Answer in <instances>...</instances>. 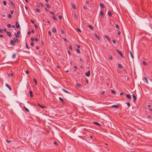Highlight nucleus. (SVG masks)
<instances>
[{
    "instance_id": "nucleus-42",
    "label": "nucleus",
    "mask_w": 152,
    "mask_h": 152,
    "mask_svg": "<svg viewBox=\"0 0 152 152\" xmlns=\"http://www.w3.org/2000/svg\"><path fill=\"white\" fill-rule=\"evenodd\" d=\"M53 18L55 20H57V18L54 16H53Z\"/></svg>"
},
{
    "instance_id": "nucleus-2",
    "label": "nucleus",
    "mask_w": 152,
    "mask_h": 152,
    "mask_svg": "<svg viewBox=\"0 0 152 152\" xmlns=\"http://www.w3.org/2000/svg\"><path fill=\"white\" fill-rule=\"evenodd\" d=\"M100 16L102 17H104L103 11L102 10H101L100 11Z\"/></svg>"
},
{
    "instance_id": "nucleus-32",
    "label": "nucleus",
    "mask_w": 152,
    "mask_h": 152,
    "mask_svg": "<svg viewBox=\"0 0 152 152\" xmlns=\"http://www.w3.org/2000/svg\"><path fill=\"white\" fill-rule=\"evenodd\" d=\"M111 92H112V93L114 94H115V91L113 90H111Z\"/></svg>"
},
{
    "instance_id": "nucleus-26",
    "label": "nucleus",
    "mask_w": 152,
    "mask_h": 152,
    "mask_svg": "<svg viewBox=\"0 0 152 152\" xmlns=\"http://www.w3.org/2000/svg\"><path fill=\"white\" fill-rule=\"evenodd\" d=\"M77 86L79 87H82V86L79 83H77Z\"/></svg>"
},
{
    "instance_id": "nucleus-50",
    "label": "nucleus",
    "mask_w": 152,
    "mask_h": 152,
    "mask_svg": "<svg viewBox=\"0 0 152 152\" xmlns=\"http://www.w3.org/2000/svg\"><path fill=\"white\" fill-rule=\"evenodd\" d=\"M69 49L70 50H72V47L70 45H69Z\"/></svg>"
},
{
    "instance_id": "nucleus-31",
    "label": "nucleus",
    "mask_w": 152,
    "mask_h": 152,
    "mask_svg": "<svg viewBox=\"0 0 152 152\" xmlns=\"http://www.w3.org/2000/svg\"><path fill=\"white\" fill-rule=\"evenodd\" d=\"M118 67L120 68H122V66L120 64H118Z\"/></svg>"
},
{
    "instance_id": "nucleus-39",
    "label": "nucleus",
    "mask_w": 152,
    "mask_h": 152,
    "mask_svg": "<svg viewBox=\"0 0 152 152\" xmlns=\"http://www.w3.org/2000/svg\"><path fill=\"white\" fill-rule=\"evenodd\" d=\"M8 17L9 18H11L12 17V16L10 14H9L8 15Z\"/></svg>"
},
{
    "instance_id": "nucleus-62",
    "label": "nucleus",
    "mask_w": 152,
    "mask_h": 152,
    "mask_svg": "<svg viewBox=\"0 0 152 152\" xmlns=\"http://www.w3.org/2000/svg\"><path fill=\"white\" fill-rule=\"evenodd\" d=\"M34 27L36 28H38V26L37 25H36V24L34 25Z\"/></svg>"
},
{
    "instance_id": "nucleus-41",
    "label": "nucleus",
    "mask_w": 152,
    "mask_h": 152,
    "mask_svg": "<svg viewBox=\"0 0 152 152\" xmlns=\"http://www.w3.org/2000/svg\"><path fill=\"white\" fill-rule=\"evenodd\" d=\"M31 45L32 46H34V43L33 42H31Z\"/></svg>"
},
{
    "instance_id": "nucleus-22",
    "label": "nucleus",
    "mask_w": 152,
    "mask_h": 152,
    "mask_svg": "<svg viewBox=\"0 0 152 152\" xmlns=\"http://www.w3.org/2000/svg\"><path fill=\"white\" fill-rule=\"evenodd\" d=\"M33 80H34V81L35 84V85H37V81L36 80L35 78H34Z\"/></svg>"
},
{
    "instance_id": "nucleus-29",
    "label": "nucleus",
    "mask_w": 152,
    "mask_h": 152,
    "mask_svg": "<svg viewBox=\"0 0 152 152\" xmlns=\"http://www.w3.org/2000/svg\"><path fill=\"white\" fill-rule=\"evenodd\" d=\"M7 26L8 28H11V25L10 24H8L7 25Z\"/></svg>"
},
{
    "instance_id": "nucleus-24",
    "label": "nucleus",
    "mask_w": 152,
    "mask_h": 152,
    "mask_svg": "<svg viewBox=\"0 0 152 152\" xmlns=\"http://www.w3.org/2000/svg\"><path fill=\"white\" fill-rule=\"evenodd\" d=\"M74 18L75 19H77V15L75 14H74Z\"/></svg>"
},
{
    "instance_id": "nucleus-15",
    "label": "nucleus",
    "mask_w": 152,
    "mask_h": 152,
    "mask_svg": "<svg viewBox=\"0 0 152 152\" xmlns=\"http://www.w3.org/2000/svg\"><path fill=\"white\" fill-rule=\"evenodd\" d=\"M130 55H131V56L132 58V59H133L134 56H133V55L132 53V52L131 51H130Z\"/></svg>"
},
{
    "instance_id": "nucleus-38",
    "label": "nucleus",
    "mask_w": 152,
    "mask_h": 152,
    "mask_svg": "<svg viewBox=\"0 0 152 152\" xmlns=\"http://www.w3.org/2000/svg\"><path fill=\"white\" fill-rule=\"evenodd\" d=\"M15 36H16V37L18 38V37H19V36L18 35V34H17V33H16L15 34Z\"/></svg>"
},
{
    "instance_id": "nucleus-54",
    "label": "nucleus",
    "mask_w": 152,
    "mask_h": 152,
    "mask_svg": "<svg viewBox=\"0 0 152 152\" xmlns=\"http://www.w3.org/2000/svg\"><path fill=\"white\" fill-rule=\"evenodd\" d=\"M3 4L4 5H6V1H3Z\"/></svg>"
},
{
    "instance_id": "nucleus-59",
    "label": "nucleus",
    "mask_w": 152,
    "mask_h": 152,
    "mask_svg": "<svg viewBox=\"0 0 152 152\" xmlns=\"http://www.w3.org/2000/svg\"><path fill=\"white\" fill-rule=\"evenodd\" d=\"M10 13L11 14H12L13 13V10H11L10 11Z\"/></svg>"
},
{
    "instance_id": "nucleus-45",
    "label": "nucleus",
    "mask_w": 152,
    "mask_h": 152,
    "mask_svg": "<svg viewBox=\"0 0 152 152\" xmlns=\"http://www.w3.org/2000/svg\"><path fill=\"white\" fill-rule=\"evenodd\" d=\"M50 13L52 15H54L55 14L53 12H52V11H50Z\"/></svg>"
},
{
    "instance_id": "nucleus-8",
    "label": "nucleus",
    "mask_w": 152,
    "mask_h": 152,
    "mask_svg": "<svg viewBox=\"0 0 152 152\" xmlns=\"http://www.w3.org/2000/svg\"><path fill=\"white\" fill-rule=\"evenodd\" d=\"M111 107H115V108H118V105H113L111 106Z\"/></svg>"
},
{
    "instance_id": "nucleus-48",
    "label": "nucleus",
    "mask_w": 152,
    "mask_h": 152,
    "mask_svg": "<svg viewBox=\"0 0 152 152\" xmlns=\"http://www.w3.org/2000/svg\"><path fill=\"white\" fill-rule=\"evenodd\" d=\"M53 143L54 144L56 145H58V144L57 143V142L56 141L54 142H53Z\"/></svg>"
},
{
    "instance_id": "nucleus-14",
    "label": "nucleus",
    "mask_w": 152,
    "mask_h": 152,
    "mask_svg": "<svg viewBox=\"0 0 152 152\" xmlns=\"http://www.w3.org/2000/svg\"><path fill=\"white\" fill-rule=\"evenodd\" d=\"M93 122V123L95 124H96V125H97L99 126L100 125V124L97 122Z\"/></svg>"
},
{
    "instance_id": "nucleus-53",
    "label": "nucleus",
    "mask_w": 152,
    "mask_h": 152,
    "mask_svg": "<svg viewBox=\"0 0 152 152\" xmlns=\"http://www.w3.org/2000/svg\"><path fill=\"white\" fill-rule=\"evenodd\" d=\"M109 58L110 60H111L113 58L112 56H110L109 57Z\"/></svg>"
},
{
    "instance_id": "nucleus-25",
    "label": "nucleus",
    "mask_w": 152,
    "mask_h": 152,
    "mask_svg": "<svg viewBox=\"0 0 152 152\" xmlns=\"http://www.w3.org/2000/svg\"><path fill=\"white\" fill-rule=\"evenodd\" d=\"M59 99L62 102H63L64 100L61 98L59 97Z\"/></svg>"
},
{
    "instance_id": "nucleus-4",
    "label": "nucleus",
    "mask_w": 152,
    "mask_h": 152,
    "mask_svg": "<svg viewBox=\"0 0 152 152\" xmlns=\"http://www.w3.org/2000/svg\"><path fill=\"white\" fill-rule=\"evenodd\" d=\"M126 97L128 99H131V96L129 94H127L126 95Z\"/></svg>"
},
{
    "instance_id": "nucleus-13",
    "label": "nucleus",
    "mask_w": 152,
    "mask_h": 152,
    "mask_svg": "<svg viewBox=\"0 0 152 152\" xmlns=\"http://www.w3.org/2000/svg\"><path fill=\"white\" fill-rule=\"evenodd\" d=\"M6 86L8 88H9L10 90H11V88L9 86L8 84H6Z\"/></svg>"
},
{
    "instance_id": "nucleus-61",
    "label": "nucleus",
    "mask_w": 152,
    "mask_h": 152,
    "mask_svg": "<svg viewBox=\"0 0 152 152\" xmlns=\"http://www.w3.org/2000/svg\"><path fill=\"white\" fill-rule=\"evenodd\" d=\"M31 32L32 33L34 34V31L33 30H31Z\"/></svg>"
},
{
    "instance_id": "nucleus-6",
    "label": "nucleus",
    "mask_w": 152,
    "mask_h": 152,
    "mask_svg": "<svg viewBox=\"0 0 152 152\" xmlns=\"http://www.w3.org/2000/svg\"><path fill=\"white\" fill-rule=\"evenodd\" d=\"M100 7L102 8H104V4L102 3H100Z\"/></svg>"
},
{
    "instance_id": "nucleus-57",
    "label": "nucleus",
    "mask_w": 152,
    "mask_h": 152,
    "mask_svg": "<svg viewBox=\"0 0 152 152\" xmlns=\"http://www.w3.org/2000/svg\"><path fill=\"white\" fill-rule=\"evenodd\" d=\"M77 31H79V32H81V30L80 29H79V28H77Z\"/></svg>"
},
{
    "instance_id": "nucleus-10",
    "label": "nucleus",
    "mask_w": 152,
    "mask_h": 152,
    "mask_svg": "<svg viewBox=\"0 0 152 152\" xmlns=\"http://www.w3.org/2000/svg\"><path fill=\"white\" fill-rule=\"evenodd\" d=\"M94 35L96 38L97 39H99V37L98 36L96 35L95 34H94Z\"/></svg>"
},
{
    "instance_id": "nucleus-28",
    "label": "nucleus",
    "mask_w": 152,
    "mask_h": 152,
    "mask_svg": "<svg viewBox=\"0 0 152 152\" xmlns=\"http://www.w3.org/2000/svg\"><path fill=\"white\" fill-rule=\"evenodd\" d=\"M36 12H40V10H39V9H38V8H37L36 9Z\"/></svg>"
},
{
    "instance_id": "nucleus-23",
    "label": "nucleus",
    "mask_w": 152,
    "mask_h": 152,
    "mask_svg": "<svg viewBox=\"0 0 152 152\" xmlns=\"http://www.w3.org/2000/svg\"><path fill=\"white\" fill-rule=\"evenodd\" d=\"M16 56V54L15 53H14L13 54L12 56V58L13 59H14Z\"/></svg>"
},
{
    "instance_id": "nucleus-44",
    "label": "nucleus",
    "mask_w": 152,
    "mask_h": 152,
    "mask_svg": "<svg viewBox=\"0 0 152 152\" xmlns=\"http://www.w3.org/2000/svg\"><path fill=\"white\" fill-rule=\"evenodd\" d=\"M53 32H56V29L54 28V29H53Z\"/></svg>"
},
{
    "instance_id": "nucleus-58",
    "label": "nucleus",
    "mask_w": 152,
    "mask_h": 152,
    "mask_svg": "<svg viewBox=\"0 0 152 152\" xmlns=\"http://www.w3.org/2000/svg\"><path fill=\"white\" fill-rule=\"evenodd\" d=\"M142 64L143 65H146V63L145 61H143L142 62Z\"/></svg>"
},
{
    "instance_id": "nucleus-36",
    "label": "nucleus",
    "mask_w": 152,
    "mask_h": 152,
    "mask_svg": "<svg viewBox=\"0 0 152 152\" xmlns=\"http://www.w3.org/2000/svg\"><path fill=\"white\" fill-rule=\"evenodd\" d=\"M38 104L40 107H41L42 108H45L44 107H43L40 104Z\"/></svg>"
},
{
    "instance_id": "nucleus-43",
    "label": "nucleus",
    "mask_w": 152,
    "mask_h": 152,
    "mask_svg": "<svg viewBox=\"0 0 152 152\" xmlns=\"http://www.w3.org/2000/svg\"><path fill=\"white\" fill-rule=\"evenodd\" d=\"M72 7L74 9H76L75 6L73 4H72Z\"/></svg>"
},
{
    "instance_id": "nucleus-49",
    "label": "nucleus",
    "mask_w": 152,
    "mask_h": 152,
    "mask_svg": "<svg viewBox=\"0 0 152 152\" xmlns=\"http://www.w3.org/2000/svg\"><path fill=\"white\" fill-rule=\"evenodd\" d=\"M115 27L117 28H118L119 27V26L117 25V24H116L115 25Z\"/></svg>"
},
{
    "instance_id": "nucleus-47",
    "label": "nucleus",
    "mask_w": 152,
    "mask_h": 152,
    "mask_svg": "<svg viewBox=\"0 0 152 152\" xmlns=\"http://www.w3.org/2000/svg\"><path fill=\"white\" fill-rule=\"evenodd\" d=\"M63 39H64V41L65 42H67V40L65 38H63Z\"/></svg>"
},
{
    "instance_id": "nucleus-60",
    "label": "nucleus",
    "mask_w": 152,
    "mask_h": 152,
    "mask_svg": "<svg viewBox=\"0 0 152 152\" xmlns=\"http://www.w3.org/2000/svg\"><path fill=\"white\" fill-rule=\"evenodd\" d=\"M31 22L33 24H34V21L33 20H31Z\"/></svg>"
},
{
    "instance_id": "nucleus-1",
    "label": "nucleus",
    "mask_w": 152,
    "mask_h": 152,
    "mask_svg": "<svg viewBox=\"0 0 152 152\" xmlns=\"http://www.w3.org/2000/svg\"><path fill=\"white\" fill-rule=\"evenodd\" d=\"M115 50L117 51V52H118V53L120 55V56L123 57V55L122 54V53L119 50H118L117 49H116Z\"/></svg>"
},
{
    "instance_id": "nucleus-46",
    "label": "nucleus",
    "mask_w": 152,
    "mask_h": 152,
    "mask_svg": "<svg viewBox=\"0 0 152 152\" xmlns=\"http://www.w3.org/2000/svg\"><path fill=\"white\" fill-rule=\"evenodd\" d=\"M58 18L60 19H61L62 18V16L61 15H59L58 16Z\"/></svg>"
},
{
    "instance_id": "nucleus-55",
    "label": "nucleus",
    "mask_w": 152,
    "mask_h": 152,
    "mask_svg": "<svg viewBox=\"0 0 152 152\" xmlns=\"http://www.w3.org/2000/svg\"><path fill=\"white\" fill-rule=\"evenodd\" d=\"M35 40L37 42V41H39V39L38 38H36L35 39Z\"/></svg>"
},
{
    "instance_id": "nucleus-56",
    "label": "nucleus",
    "mask_w": 152,
    "mask_h": 152,
    "mask_svg": "<svg viewBox=\"0 0 152 152\" xmlns=\"http://www.w3.org/2000/svg\"><path fill=\"white\" fill-rule=\"evenodd\" d=\"M48 33L50 35V36L51 35V32L50 31H49L48 32Z\"/></svg>"
},
{
    "instance_id": "nucleus-40",
    "label": "nucleus",
    "mask_w": 152,
    "mask_h": 152,
    "mask_svg": "<svg viewBox=\"0 0 152 152\" xmlns=\"http://www.w3.org/2000/svg\"><path fill=\"white\" fill-rule=\"evenodd\" d=\"M105 152H107V151H108V152L109 151L108 149L107 148H106L105 147Z\"/></svg>"
},
{
    "instance_id": "nucleus-63",
    "label": "nucleus",
    "mask_w": 152,
    "mask_h": 152,
    "mask_svg": "<svg viewBox=\"0 0 152 152\" xmlns=\"http://www.w3.org/2000/svg\"><path fill=\"white\" fill-rule=\"evenodd\" d=\"M61 33L62 34H64V31L63 30H61Z\"/></svg>"
},
{
    "instance_id": "nucleus-52",
    "label": "nucleus",
    "mask_w": 152,
    "mask_h": 152,
    "mask_svg": "<svg viewBox=\"0 0 152 152\" xmlns=\"http://www.w3.org/2000/svg\"><path fill=\"white\" fill-rule=\"evenodd\" d=\"M31 40L32 41H33L34 40V39L33 37H31Z\"/></svg>"
},
{
    "instance_id": "nucleus-7",
    "label": "nucleus",
    "mask_w": 152,
    "mask_h": 152,
    "mask_svg": "<svg viewBox=\"0 0 152 152\" xmlns=\"http://www.w3.org/2000/svg\"><path fill=\"white\" fill-rule=\"evenodd\" d=\"M132 96L133 97V98H134V99H133V102H135V100H136V97L135 96V95H134V94H133L132 95Z\"/></svg>"
},
{
    "instance_id": "nucleus-11",
    "label": "nucleus",
    "mask_w": 152,
    "mask_h": 152,
    "mask_svg": "<svg viewBox=\"0 0 152 152\" xmlns=\"http://www.w3.org/2000/svg\"><path fill=\"white\" fill-rule=\"evenodd\" d=\"M105 38H107V39L108 40V41L109 42L110 41V38H109V37H108L107 36L105 35Z\"/></svg>"
},
{
    "instance_id": "nucleus-5",
    "label": "nucleus",
    "mask_w": 152,
    "mask_h": 152,
    "mask_svg": "<svg viewBox=\"0 0 152 152\" xmlns=\"http://www.w3.org/2000/svg\"><path fill=\"white\" fill-rule=\"evenodd\" d=\"M16 26L17 28H19L20 26L19 24L17 22L16 23Z\"/></svg>"
},
{
    "instance_id": "nucleus-18",
    "label": "nucleus",
    "mask_w": 152,
    "mask_h": 152,
    "mask_svg": "<svg viewBox=\"0 0 152 152\" xmlns=\"http://www.w3.org/2000/svg\"><path fill=\"white\" fill-rule=\"evenodd\" d=\"M14 41L15 42H18V39L16 37H14Z\"/></svg>"
},
{
    "instance_id": "nucleus-9",
    "label": "nucleus",
    "mask_w": 152,
    "mask_h": 152,
    "mask_svg": "<svg viewBox=\"0 0 152 152\" xmlns=\"http://www.w3.org/2000/svg\"><path fill=\"white\" fill-rule=\"evenodd\" d=\"M88 27H89L91 30H93L94 29V28L91 25H89L88 26Z\"/></svg>"
},
{
    "instance_id": "nucleus-3",
    "label": "nucleus",
    "mask_w": 152,
    "mask_h": 152,
    "mask_svg": "<svg viewBox=\"0 0 152 152\" xmlns=\"http://www.w3.org/2000/svg\"><path fill=\"white\" fill-rule=\"evenodd\" d=\"M90 71H88L85 73L87 77H89L90 75Z\"/></svg>"
},
{
    "instance_id": "nucleus-34",
    "label": "nucleus",
    "mask_w": 152,
    "mask_h": 152,
    "mask_svg": "<svg viewBox=\"0 0 152 152\" xmlns=\"http://www.w3.org/2000/svg\"><path fill=\"white\" fill-rule=\"evenodd\" d=\"M76 51L78 53H80V50H79L78 49H77V50H76Z\"/></svg>"
},
{
    "instance_id": "nucleus-19",
    "label": "nucleus",
    "mask_w": 152,
    "mask_h": 152,
    "mask_svg": "<svg viewBox=\"0 0 152 152\" xmlns=\"http://www.w3.org/2000/svg\"><path fill=\"white\" fill-rule=\"evenodd\" d=\"M62 90L66 93H68V94L70 93L69 92L66 91V90H65L64 89H63Z\"/></svg>"
},
{
    "instance_id": "nucleus-64",
    "label": "nucleus",
    "mask_w": 152,
    "mask_h": 152,
    "mask_svg": "<svg viewBox=\"0 0 152 152\" xmlns=\"http://www.w3.org/2000/svg\"><path fill=\"white\" fill-rule=\"evenodd\" d=\"M39 4L42 6H43V4L41 3H39Z\"/></svg>"
},
{
    "instance_id": "nucleus-21",
    "label": "nucleus",
    "mask_w": 152,
    "mask_h": 152,
    "mask_svg": "<svg viewBox=\"0 0 152 152\" xmlns=\"http://www.w3.org/2000/svg\"><path fill=\"white\" fill-rule=\"evenodd\" d=\"M108 15L109 16L111 15V12L110 11H109L108 12Z\"/></svg>"
},
{
    "instance_id": "nucleus-37",
    "label": "nucleus",
    "mask_w": 152,
    "mask_h": 152,
    "mask_svg": "<svg viewBox=\"0 0 152 152\" xmlns=\"http://www.w3.org/2000/svg\"><path fill=\"white\" fill-rule=\"evenodd\" d=\"M46 6L47 8H50V6L48 4H46Z\"/></svg>"
},
{
    "instance_id": "nucleus-33",
    "label": "nucleus",
    "mask_w": 152,
    "mask_h": 152,
    "mask_svg": "<svg viewBox=\"0 0 152 152\" xmlns=\"http://www.w3.org/2000/svg\"><path fill=\"white\" fill-rule=\"evenodd\" d=\"M108 122V124H107V125H106V126L107 127V126H108V127H109V125H110V123L109 122ZM105 126H106V125H105Z\"/></svg>"
},
{
    "instance_id": "nucleus-35",
    "label": "nucleus",
    "mask_w": 152,
    "mask_h": 152,
    "mask_svg": "<svg viewBox=\"0 0 152 152\" xmlns=\"http://www.w3.org/2000/svg\"><path fill=\"white\" fill-rule=\"evenodd\" d=\"M144 78H145V80L146 81V83L148 84V81L147 80V78L146 77H144Z\"/></svg>"
},
{
    "instance_id": "nucleus-51",
    "label": "nucleus",
    "mask_w": 152,
    "mask_h": 152,
    "mask_svg": "<svg viewBox=\"0 0 152 152\" xmlns=\"http://www.w3.org/2000/svg\"><path fill=\"white\" fill-rule=\"evenodd\" d=\"M3 32V30L2 29L0 28V33H2Z\"/></svg>"
},
{
    "instance_id": "nucleus-17",
    "label": "nucleus",
    "mask_w": 152,
    "mask_h": 152,
    "mask_svg": "<svg viewBox=\"0 0 152 152\" xmlns=\"http://www.w3.org/2000/svg\"><path fill=\"white\" fill-rule=\"evenodd\" d=\"M7 35L10 37H11V33H10V32H7Z\"/></svg>"
},
{
    "instance_id": "nucleus-12",
    "label": "nucleus",
    "mask_w": 152,
    "mask_h": 152,
    "mask_svg": "<svg viewBox=\"0 0 152 152\" xmlns=\"http://www.w3.org/2000/svg\"><path fill=\"white\" fill-rule=\"evenodd\" d=\"M10 3L13 7H15V5L11 1H10Z\"/></svg>"
},
{
    "instance_id": "nucleus-20",
    "label": "nucleus",
    "mask_w": 152,
    "mask_h": 152,
    "mask_svg": "<svg viewBox=\"0 0 152 152\" xmlns=\"http://www.w3.org/2000/svg\"><path fill=\"white\" fill-rule=\"evenodd\" d=\"M29 93L30 94V96L31 97H32L33 96V94H32V91H30L29 92Z\"/></svg>"
},
{
    "instance_id": "nucleus-16",
    "label": "nucleus",
    "mask_w": 152,
    "mask_h": 152,
    "mask_svg": "<svg viewBox=\"0 0 152 152\" xmlns=\"http://www.w3.org/2000/svg\"><path fill=\"white\" fill-rule=\"evenodd\" d=\"M10 43L12 45H15V43L13 40H11L10 41Z\"/></svg>"
},
{
    "instance_id": "nucleus-27",
    "label": "nucleus",
    "mask_w": 152,
    "mask_h": 152,
    "mask_svg": "<svg viewBox=\"0 0 152 152\" xmlns=\"http://www.w3.org/2000/svg\"><path fill=\"white\" fill-rule=\"evenodd\" d=\"M8 75L9 76H12L13 75V74L11 73H10L8 74Z\"/></svg>"
},
{
    "instance_id": "nucleus-30",
    "label": "nucleus",
    "mask_w": 152,
    "mask_h": 152,
    "mask_svg": "<svg viewBox=\"0 0 152 152\" xmlns=\"http://www.w3.org/2000/svg\"><path fill=\"white\" fill-rule=\"evenodd\" d=\"M24 108H25V110H26L28 112H29V110L27 108H26V107H24Z\"/></svg>"
}]
</instances>
